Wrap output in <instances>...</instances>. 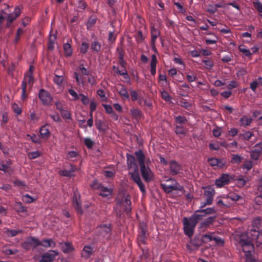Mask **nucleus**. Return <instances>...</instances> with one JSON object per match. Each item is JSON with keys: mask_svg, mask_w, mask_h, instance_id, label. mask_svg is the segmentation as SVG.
I'll use <instances>...</instances> for the list:
<instances>
[{"mask_svg": "<svg viewBox=\"0 0 262 262\" xmlns=\"http://www.w3.org/2000/svg\"><path fill=\"white\" fill-rule=\"evenodd\" d=\"M227 198H229L233 201H237L241 198V196L234 192H230L227 195Z\"/></svg>", "mask_w": 262, "mask_h": 262, "instance_id": "55", "label": "nucleus"}, {"mask_svg": "<svg viewBox=\"0 0 262 262\" xmlns=\"http://www.w3.org/2000/svg\"><path fill=\"white\" fill-rule=\"evenodd\" d=\"M232 179L231 176L227 173H223L215 180V184L217 187L221 188L228 184Z\"/></svg>", "mask_w": 262, "mask_h": 262, "instance_id": "11", "label": "nucleus"}, {"mask_svg": "<svg viewBox=\"0 0 262 262\" xmlns=\"http://www.w3.org/2000/svg\"><path fill=\"white\" fill-rule=\"evenodd\" d=\"M21 232L22 230H12L9 229H7L6 231V233L9 237H14L17 235L18 233H21Z\"/></svg>", "mask_w": 262, "mask_h": 262, "instance_id": "43", "label": "nucleus"}, {"mask_svg": "<svg viewBox=\"0 0 262 262\" xmlns=\"http://www.w3.org/2000/svg\"><path fill=\"white\" fill-rule=\"evenodd\" d=\"M39 133L41 137L43 139H48L51 134L47 125L42 126L40 128Z\"/></svg>", "mask_w": 262, "mask_h": 262, "instance_id": "25", "label": "nucleus"}, {"mask_svg": "<svg viewBox=\"0 0 262 262\" xmlns=\"http://www.w3.org/2000/svg\"><path fill=\"white\" fill-rule=\"evenodd\" d=\"M182 222L185 234L191 238L194 234L196 225L190 218L187 217L183 219Z\"/></svg>", "mask_w": 262, "mask_h": 262, "instance_id": "3", "label": "nucleus"}, {"mask_svg": "<svg viewBox=\"0 0 262 262\" xmlns=\"http://www.w3.org/2000/svg\"><path fill=\"white\" fill-rule=\"evenodd\" d=\"M61 116L64 119L72 120L71 114L66 110H63L60 112Z\"/></svg>", "mask_w": 262, "mask_h": 262, "instance_id": "52", "label": "nucleus"}, {"mask_svg": "<svg viewBox=\"0 0 262 262\" xmlns=\"http://www.w3.org/2000/svg\"><path fill=\"white\" fill-rule=\"evenodd\" d=\"M189 218H190L196 225L200 221L203 220L202 216L200 215L199 213L198 212V210H196Z\"/></svg>", "mask_w": 262, "mask_h": 262, "instance_id": "34", "label": "nucleus"}, {"mask_svg": "<svg viewBox=\"0 0 262 262\" xmlns=\"http://www.w3.org/2000/svg\"><path fill=\"white\" fill-rule=\"evenodd\" d=\"M202 62L205 64V68L208 70L211 69L214 66L213 62L210 59L203 60Z\"/></svg>", "mask_w": 262, "mask_h": 262, "instance_id": "51", "label": "nucleus"}, {"mask_svg": "<svg viewBox=\"0 0 262 262\" xmlns=\"http://www.w3.org/2000/svg\"><path fill=\"white\" fill-rule=\"evenodd\" d=\"M53 81L56 84L60 85L63 81V77L62 76H58L55 74Z\"/></svg>", "mask_w": 262, "mask_h": 262, "instance_id": "59", "label": "nucleus"}, {"mask_svg": "<svg viewBox=\"0 0 262 262\" xmlns=\"http://www.w3.org/2000/svg\"><path fill=\"white\" fill-rule=\"evenodd\" d=\"M72 205L76 211L81 215L83 213L81 207V195L77 190L73 192Z\"/></svg>", "mask_w": 262, "mask_h": 262, "instance_id": "8", "label": "nucleus"}, {"mask_svg": "<svg viewBox=\"0 0 262 262\" xmlns=\"http://www.w3.org/2000/svg\"><path fill=\"white\" fill-rule=\"evenodd\" d=\"M41 155L39 151L29 152L28 153V157L30 159H35L39 157Z\"/></svg>", "mask_w": 262, "mask_h": 262, "instance_id": "48", "label": "nucleus"}, {"mask_svg": "<svg viewBox=\"0 0 262 262\" xmlns=\"http://www.w3.org/2000/svg\"><path fill=\"white\" fill-rule=\"evenodd\" d=\"M180 105L186 109H188L191 107V103L186 100L182 99L180 101Z\"/></svg>", "mask_w": 262, "mask_h": 262, "instance_id": "58", "label": "nucleus"}, {"mask_svg": "<svg viewBox=\"0 0 262 262\" xmlns=\"http://www.w3.org/2000/svg\"><path fill=\"white\" fill-rule=\"evenodd\" d=\"M79 70L81 71V73L83 75L88 76L90 75V72L85 68L83 67V64H80L79 67Z\"/></svg>", "mask_w": 262, "mask_h": 262, "instance_id": "62", "label": "nucleus"}, {"mask_svg": "<svg viewBox=\"0 0 262 262\" xmlns=\"http://www.w3.org/2000/svg\"><path fill=\"white\" fill-rule=\"evenodd\" d=\"M116 73L122 76V77L126 80H129L130 78L127 73V70L126 69H124V72H122V71H120L119 69H117V71H116Z\"/></svg>", "mask_w": 262, "mask_h": 262, "instance_id": "53", "label": "nucleus"}, {"mask_svg": "<svg viewBox=\"0 0 262 262\" xmlns=\"http://www.w3.org/2000/svg\"><path fill=\"white\" fill-rule=\"evenodd\" d=\"M84 144L88 149L92 148L94 142L90 138H85L83 139Z\"/></svg>", "mask_w": 262, "mask_h": 262, "instance_id": "45", "label": "nucleus"}, {"mask_svg": "<svg viewBox=\"0 0 262 262\" xmlns=\"http://www.w3.org/2000/svg\"><path fill=\"white\" fill-rule=\"evenodd\" d=\"M98 230L100 233V235L102 237H105L107 235L110 234L112 229L111 224H103L98 228Z\"/></svg>", "mask_w": 262, "mask_h": 262, "instance_id": "18", "label": "nucleus"}, {"mask_svg": "<svg viewBox=\"0 0 262 262\" xmlns=\"http://www.w3.org/2000/svg\"><path fill=\"white\" fill-rule=\"evenodd\" d=\"M118 93L123 100H127L129 98V95L127 91L124 87L122 86Z\"/></svg>", "mask_w": 262, "mask_h": 262, "instance_id": "37", "label": "nucleus"}, {"mask_svg": "<svg viewBox=\"0 0 262 262\" xmlns=\"http://www.w3.org/2000/svg\"><path fill=\"white\" fill-rule=\"evenodd\" d=\"M186 77L187 80L189 82H194L197 79L196 76L193 73L191 74H187Z\"/></svg>", "mask_w": 262, "mask_h": 262, "instance_id": "61", "label": "nucleus"}, {"mask_svg": "<svg viewBox=\"0 0 262 262\" xmlns=\"http://www.w3.org/2000/svg\"><path fill=\"white\" fill-rule=\"evenodd\" d=\"M253 136V134L250 131H247L239 135V137H241L244 140L246 141H249Z\"/></svg>", "mask_w": 262, "mask_h": 262, "instance_id": "42", "label": "nucleus"}, {"mask_svg": "<svg viewBox=\"0 0 262 262\" xmlns=\"http://www.w3.org/2000/svg\"><path fill=\"white\" fill-rule=\"evenodd\" d=\"M73 77L76 79V82L78 85H84V81L83 78L79 74L75 72L73 74Z\"/></svg>", "mask_w": 262, "mask_h": 262, "instance_id": "39", "label": "nucleus"}, {"mask_svg": "<svg viewBox=\"0 0 262 262\" xmlns=\"http://www.w3.org/2000/svg\"><path fill=\"white\" fill-rule=\"evenodd\" d=\"M135 154L137 157V160L138 161L139 164L140 166H143L145 165V157L143 152V151L141 149L136 151L135 152Z\"/></svg>", "mask_w": 262, "mask_h": 262, "instance_id": "23", "label": "nucleus"}, {"mask_svg": "<svg viewBox=\"0 0 262 262\" xmlns=\"http://www.w3.org/2000/svg\"><path fill=\"white\" fill-rule=\"evenodd\" d=\"M89 47V44L85 41H83L81 43V45L80 47V53L83 54H86L88 52Z\"/></svg>", "mask_w": 262, "mask_h": 262, "instance_id": "47", "label": "nucleus"}, {"mask_svg": "<svg viewBox=\"0 0 262 262\" xmlns=\"http://www.w3.org/2000/svg\"><path fill=\"white\" fill-rule=\"evenodd\" d=\"M158 63V60L157 59L156 55L155 54L152 55L151 59L150 64V74L152 76H155L156 73V66Z\"/></svg>", "mask_w": 262, "mask_h": 262, "instance_id": "22", "label": "nucleus"}, {"mask_svg": "<svg viewBox=\"0 0 262 262\" xmlns=\"http://www.w3.org/2000/svg\"><path fill=\"white\" fill-rule=\"evenodd\" d=\"M36 199H33L30 195L26 194L23 196V201L27 203H31L34 202Z\"/></svg>", "mask_w": 262, "mask_h": 262, "instance_id": "60", "label": "nucleus"}, {"mask_svg": "<svg viewBox=\"0 0 262 262\" xmlns=\"http://www.w3.org/2000/svg\"><path fill=\"white\" fill-rule=\"evenodd\" d=\"M93 253V248L90 246H85L81 252L82 257L85 258H88L92 255Z\"/></svg>", "mask_w": 262, "mask_h": 262, "instance_id": "21", "label": "nucleus"}, {"mask_svg": "<svg viewBox=\"0 0 262 262\" xmlns=\"http://www.w3.org/2000/svg\"><path fill=\"white\" fill-rule=\"evenodd\" d=\"M77 170L76 167L70 164V168L69 170L63 169L59 171V174L64 177H71L74 176L73 172Z\"/></svg>", "mask_w": 262, "mask_h": 262, "instance_id": "20", "label": "nucleus"}, {"mask_svg": "<svg viewBox=\"0 0 262 262\" xmlns=\"http://www.w3.org/2000/svg\"><path fill=\"white\" fill-rule=\"evenodd\" d=\"M38 98L40 100L42 104L44 106H49L52 104L53 100L50 93L43 89L39 90L38 93Z\"/></svg>", "mask_w": 262, "mask_h": 262, "instance_id": "5", "label": "nucleus"}, {"mask_svg": "<svg viewBox=\"0 0 262 262\" xmlns=\"http://www.w3.org/2000/svg\"><path fill=\"white\" fill-rule=\"evenodd\" d=\"M63 50L64 55L66 57H69L72 56L73 51L71 45L69 42H67L63 45Z\"/></svg>", "mask_w": 262, "mask_h": 262, "instance_id": "28", "label": "nucleus"}, {"mask_svg": "<svg viewBox=\"0 0 262 262\" xmlns=\"http://www.w3.org/2000/svg\"><path fill=\"white\" fill-rule=\"evenodd\" d=\"M12 109L15 113L20 115L21 113V109L16 103H14L12 106Z\"/></svg>", "mask_w": 262, "mask_h": 262, "instance_id": "63", "label": "nucleus"}, {"mask_svg": "<svg viewBox=\"0 0 262 262\" xmlns=\"http://www.w3.org/2000/svg\"><path fill=\"white\" fill-rule=\"evenodd\" d=\"M58 253L55 250H49L41 255V259L39 262H52Z\"/></svg>", "mask_w": 262, "mask_h": 262, "instance_id": "14", "label": "nucleus"}, {"mask_svg": "<svg viewBox=\"0 0 262 262\" xmlns=\"http://www.w3.org/2000/svg\"><path fill=\"white\" fill-rule=\"evenodd\" d=\"M204 195L206 199L205 202L201 203V208H204L206 206L212 204L215 190L211 186L203 187Z\"/></svg>", "mask_w": 262, "mask_h": 262, "instance_id": "4", "label": "nucleus"}, {"mask_svg": "<svg viewBox=\"0 0 262 262\" xmlns=\"http://www.w3.org/2000/svg\"><path fill=\"white\" fill-rule=\"evenodd\" d=\"M40 244V241L37 237L30 236L22 243L21 247L26 250H30L31 248L34 250Z\"/></svg>", "mask_w": 262, "mask_h": 262, "instance_id": "6", "label": "nucleus"}, {"mask_svg": "<svg viewBox=\"0 0 262 262\" xmlns=\"http://www.w3.org/2000/svg\"><path fill=\"white\" fill-rule=\"evenodd\" d=\"M127 165L129 167H132V166H135V167H137V165L136 164L135 158L133 155L127 154Z\"/></svg>", "mask_w": 262, "mask_h": 262, "instance_id": "33", "label": "nucleus"}, {"mask_svg": "<svg viewBox=\"0 0 262 262\" xmlns=\"http://www.w3.org/2000/svg\"><path fill=\"white\" fill-rule=\"evenodd\" d=\"M241 126H248L252 122V119L250 117L243 116L239 120Z\"/></svg>", "mask_w": 262, "mask_h": 262, "instance_id": "36", "label": "nucleus"}, {"mask_svg": "<svg viewBox=\"0 0 262 262\" xmlns=\"http://www.w3.org/2000/svg\"><path fill=\"white\" fill-rule=\"evenodd\" d=\"M253 150L256 152L257 153H259L260 154V153L262 151V142H259V143L256 144L255 145Z\"/></svg>", "mask_w": 262, "mask_h": 262, "instance_id": "64", "label": "nucleus"}, {"mask_svg": "<svg viewBox=\"0 0 262 262\" xmlns=\"http://www.w3.org/2000/svg\"><path fill=\"white\" fill-rule=\"evenodd\" d=\"M174 119L175 122L177 123H178L180 124H185L187 122V120L186 117H185V116L179 115L177 116H174Z\"/></svg>", "mask_w": 262, "mask_h": 262, "instance_id": "40", "label": "nucleus"}, {"mask_svg": "<svg viewBox=\"0 0 262 262\" xmlns=\"http://www.w3.org/2000/svg\"><path fill=\"white\" fill-rule=\"evenodd\" d=\"M215 221V216L208 217L202 221L200 225L199 228L201 230L204 231L212 225Z\"/></svg>", "mask_w": 262, "mask_h": 262, "instance_id": "17", "label": "nucleus"}, {"mask_svg": "<svg viewBox=\"0 0 262 262\" xmlns=\"http://www.w3.org/2000/svg\"><path fill=\"white\" fill-rule=\"evenodd\" d=\"M170 174L171 176L178 174L182 170V166L174 160L171 161L169 163Z\"/></svg>", "mask_w": 262, "mask_h": 262, "instance_id": "15", "label": "nucleus"}, {"mask_svg": "<svg viewBox=\"0 0 262 262\" xmlns=\"http://www.w3.org/2000/svg\"><path fill=\"white\" fill-rule=\"evenodd\" d=\"M181 88H180V92L183 91L184 93L188 94L190 93V88L189 85L187 83H184L182 84L181 86Z\"/></svg>", "mask_w": 262, "mask_h": 262, "instance_id": "57", "label": "nucleus"}, {"mask_svg": "<svg viewBox=\"0 0 262 262\" xmlns=\"http://www.w3.org/2000/svg\"><path fill=\"white\" fill-rule=\"evenodd\" d=\"M62 251L64 253H70L72 252L74 248L70 243H60Z\"/></svg>", "mask_w": 262, "mask_h": 262, "instance_id": "24", "label": "nucleus"}, {"mask_svg": "<svg viewBox=\"0 0 262 262\" xmlns=\"http://www.w3.org/2000/svg\"><path fill=\"white\" fill-rule=\"evenodd\" d=\"M132 180L134 182L139 181L141 178L139 175L138 167H135L134 171L132 172H129Z\"/></svg>", "mask_w": 262, "mask_h": 262, "instance_id": "32", "label": "nucleus"}, {"mask_svg": "<svg viewBox=\"0 0 262 262\" xmlns=\"http://www.w3.org/2000/svg\"><path fill=\"white\" fill-rule=\"evenodd\" d=\"M96 17L95 16H91L88 20V22L86 24L87 28H90L93 27L96 23Z\"/></svg>", "mask_w": 262, "mask_h": 262, "instance_id": "56", "label": "nucleus"}, {"mask_svg": "<svg viewBox=\"0 0 262 262\" xmlns=\"http://www.w3.org/2000/svg\"><path fill=\"white\" fill-rule=\"evenodd\" d=\"M238 244L242 247L243 251L245 253L246 258L252 256L254 251V245L248 239L241 238Z\"/></svg>", "mask_w": 262, "mask_h": 262, "instance_id": "2", "label": "nucleus"}, {"mask_svg": "<svg viewBox=\"0 0 262 262\" xmlns=\"http://www.w3.org/2000/svg\"><path fill=\"white\" fill-rule=\"evenodd\" d=\"M197 210L203 219L207 215L215 214L216 213V211L214 207L207 208L206 209L201 208L200 207V209Z\"/></svg>", "mask_w": 262, "mask_h": 262, "instance_id": "19", "label": "nucleus"}, {"mask_svg": "<svg viewBox=\"0 0 262 262\" xmlns=\"http://www.w3.org/2000/svg\"><path fill=\"white\" fill-rule=\"evenodd\" d=\"M239 51L244 54L247 57H249L251 55V53L249 49L246 48L245 45H240L238 47Z\"/></svg>", "mask_w": 262, "mask_h": 262, "instance_id": "41", "label": "nucleus"}, {"mask_svg": "<svg viewBox=\"0 0 262 262\" xmlns=\"http://www.w3.org/2000/svg\"><path fill=\"white\" fill-rule=\"evenodd\" d=\"M150 34H151V45L153 50H156L155 44L157 38L160 35V32L159 30L156 29L154 26L150 27Z\"/></svg>", "mask_w": 262, "mask_h": 262, "instance_id": "16", "label": "nucleus"}, {"mask_svg": "<svg viewBox=\"0 0 262 262\" xmlns=\"http://www.w3.org/2000/svg\"><path fill=\"white\" fill-rule=\"evenodd\" d=\"M254 8L259 13H262V3L259 0H255L253 2Z\"/></svg>", "mask_w": 262, "mask_h": 262, "instance_id": "50", "label": "nucleus"}, {"mask_svg": "<svg viewBox=\"0 0 262 262\" xmlns=\"http://www.w3.org/2000/svg\"><path fill=\"white\" fill-rule=\"evenodd\" d=\"M130 113L132 117L137 121H139L142 117L141 111L137 108H131L130 110Z\"/></svg>", "mask_w": 262, "mask_h": 262, "instance_id": "29", "label": "nucleus"}, {"mask_svg": "<svg viewBox=\"0 0 262 262\" xmlns=\"http://www.w3.org/2000/svg\"><path fill=\"white\" fill-rule=\"evenodd\" d=\"M6 8H4L3 10H6L7 12V15L4 14L6 16V17L7 16V26L9 27L10 24L17 18L12 13H10V11H8L9 6L8 5H5Z\"/></svg>", "mask_w": 262, "mask_h": 262, "instance_id": "26", "label": "nucleus"}, {"mask_svg": "<svg viewBox=\"0 0 262 262\" xmlns=\"http://www.w3.org/2000/svg\"><path fill=\"white\" fill-rule=\"evenodd\" d=\"M92 187L94 189L99 190V194L104 198L111 195L113 193V189L105 187L102 184L98 183L96 181L94 182Z\"/></svg>", "mask_w": 262, "mask_h": 262, "instance_id": "7", "label": "nucleus"}, {"mask_svg": "<svg viewBox=\"0 0 262 262\" xmlns=\"http://www.w3.org/2000/svg\"><path fill=\"white\" fill-rule=\"evenodd\" d=\"M146 232V225L144 223H141L140 224L139 231L138 235V241L139 243L145 244L147 238Z\"/></svg>", "mask_w": 262, "mask_h": 262, "instance_id": "13", "label": "nucleus"}, {"mask_svg": "<svg viewBox=\"0 0 262 262\" xmlns=\"http://www.w3.org/2000/svg\"><path fill=\"white\" fill-rule=\"evenodd\" d=\"M27 138L28 140H31V141L34 143H40V140L35 134H33L32 135L30 134H27Z\"/></svg>", "mask_w": 262, "mask_h": 262, "instance_id": "49", "label": "nucleus"}, {"mask_svg": "<svg viewBox=\"0 0 262 262\" xmlns=\"http://www.w3.org/2000/svg\"><path fill=\"white\" fill-rule=\"evenodd\" d=\"M243 159V158L242 156L237 154H234L232 155V157L231 159V162L232 164H238L242 161Z\"/></svg>", "mask_w": 262, "mask_h": 262, "instance_id": "44", "label": "nucleus"}, {"mask_svg": "<svg viewBox=\"0 0 262 262\" xmlns=\"http://www.w3.org/2000/svg\"><path fill=\"white\" fill-rule=\"evenodd\" d=\"M14 209L17 212H25L27 208L24 207L21 202H16L14 205Z\"/></svg>", "mask_w": 262, "mask_h": 262, "instance_id": "35", "label": "nucleus"}, {"mask_svg": "<svg viewBox=\"0 0 262 262\" xmlns=\"http://www.w3.org/2000/svg\"><path fill=\"white\" fill-rule=\"evenodd\" d=\"M209 165L216 168H223L226 167L227 165V160L224 158L218 159L216 158H211L208 159Z\"/></svg>", "mask_w": 262, "mask_h": 262, "instance_id": "9", "label": "nucleus"}, {"mask_svg": "<svg viewBox=\"0 0 262 262\" xmlns=\"http://www.w3.org/2000/svg\"><path fill=\"white\" fill-rule=\"evenodd\" d=\"M101 48V45L98 40L93 41L91 45V49L95 53H98Z\"/></svg>", "mask_w": 262, "mask_h": 262, "instance_id": "31", "label": "nucleus"}, {"mask_svg": "<svg viewBox=\"0 0 262 262\" xmlns=\"http://www.w3.org/2000/svg\"><path fill=\"white\" fill-rule=\"evenodd\" d=\"M254 234H253V239L256 240L257 243L259 244H262V235L258 233V231H254Z\"/></svg>", "mask_w": 262, "mask_h": 262, "instance_id": "54", "label": "nucleus"}, {"mask_svg": "<svg viewBox=\"0 0 262 262\" xmlns=\"http://www.w3.org/2000/svg\"><path fill=\"white\" fill-rule=\"evenodd\" d=\"M95 124L97 129L100 131L105 132L106 129V126L105 123L100 120H96Z\"/></svg>", "mask_w": 262, "mask_h": 262, "instance_id": "38", "label": "nucleus"}, {"mask_svg": "<svg viewBox=\"0 0 262 262\" xmlns=\"http://www.w3.org/2000/svg\"><path fill=\"white\" fill-rule=\"evenodd\" d=\"M117 204L124 207V211L127 215H129L132 211L130 196L129 195L124 196L122 200L117 203Z\"/></svg>", "mask_w": 262, "mask_h": 262, "instance_id": "10", "label": "nucleus"}, {"mask_svg": "<svg viewBox=\"0 0 262 262\" xmlns=\"http://www.w3.org/2000/svg\"><path fill=\"white\" fill-rule=\"evenodd\" d=\"M141 175L145 181L150 182L153 178L154 174L150 169L145 164L140 166Z\"/></svg>", "mask_w": 262, "mask_h": 262, "instance_id": "12", "label": "nucleus"}, {"mask_svg": "<svg viewBox=\"0 0 262 262\" xmlns=\"http://www.w3.org/2000/svg\"><path fill=\"white\" fill-rule=\"evenodd\" d=\"M40 246L45 248H54L56 246L55 242L52 239H45L40 241Z\"/></svg>", "mask_w": 262, "mask_h": 262, "instance_id": "27", "label": "nucleus"}, {"mask_svg": "<svg viewBox=\"0 0 262 262\" xmlns=\"http://www.w3.org/2000/svg\"><path fill=\"white\" fill-rule=\"evenodd\" d=\"M214 233L210 232L207 234H203L202 236V239L204 242H208L214 241L215 239Z\"/></svg>", "mask_w": 262, "mask_h": 262, "instance_id": "30", "label": "nucleus"}, {"mask_svg": "<svg viewBox=\"0 0 262 262\" xmlns=\"http://www.w3.org/2000/svg\"><path fill=\"white\" fill-rule=\"evenodd\" d=\"M161 187L166 193H169L173 190L182 191L184 188L182 185L173 178H169L166 180L165 183H161Z\"/></svg>", "mask_w": 262, "mask_h": 262, "instance_id": "1", "label": "nucleus"}, {"mask_svg": "<svg viewBox=\"0 0 262 262\" xmlns=\"http://www.w3.org/2000/svg\"><path fill=\"white\" fill-rule=\"evenodd\" d=\"M175 133L177 135H184L186 133V129L182 125H176L175 127Z\"/></svg>", "mask_w": 262, "mask_h": 262, "instance_id": "46", "label": "nucleus"}]
</instances>
